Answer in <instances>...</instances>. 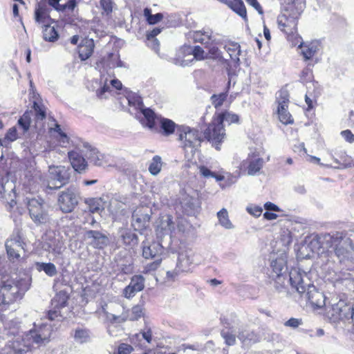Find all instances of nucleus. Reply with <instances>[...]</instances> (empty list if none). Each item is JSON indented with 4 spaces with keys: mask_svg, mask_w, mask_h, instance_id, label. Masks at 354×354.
Listing matches in <instances>:
<instances>
[{
    "mask_svg": "<svg viewBox=\"0 0 354 354\" xmlns=\"http://www.w3.org/2000/svg\"><path fill=\"white\" fill-rule=\"evenodd\" d=\"M279 27L288 37L294 36L297 32V20L293 17L281 15L278 19Z\"/></svg>",
    "mask_w": 354,
    "mask_h": 354,
    "instance_id": "nucleus-25",
    "label": "nucleus"
},
{
    "mask_svg": "<svg viewBox=\"0 0 354 354\" xmlns=\"http://www.w3.org/2000/svg\"><path fill=\"white\" fill-rule=\"evenodd\" d=\"M299 47L301 48V53L305 60L311 59L318 50L317 42L301 43Z\"/></svg>",
    "mask_w": 354,
    "mask_h": 354,
    "instance_id": "nucleus-36",
    "label": "nucleus"
},
{
    "mask_svg": "<svg viewBox=\"0 0 354 354\" xmlns=\"http://www.w3.org/2000/svg\"><path fill=\"white\" fill-rule=\"evenodd\" d=\"M17 131L16 127H11L7 131L3 139H1L4 142L5 145L10 143V142H13L17 139Z\"/></svg>",
    "mask_w": 354,
    "mask_h": 354,
    "instance_id": "nucleus-53",
    "label": "nucleus"
},
{
    "mask_svg": "<svg viewBox=\"0 0 354 354\" xmlns=\"http://www.w3.org/2000/svg\"><path fill=\"white\" fill-rule=\"evenodd\" d=\"M94 46V41L92 39L85 38L82 40L78 46V53L81 60L85 61L92 55Z\"/></svg>",
    "mask_w": 354,
    "mask_h": 354,
    "instance_id": "nucleus-32",
    "label": "nucleus"
},
{
    "mask_svg": "<svg viewBox=\"0 0 354 354\" xmlns=\"http://www.w3.org/2000/svg\"><path fill=\"white\" fill-rule=\"evenodd\" d=\"M207 53L200 46H183L176 54L174 63L181 66H186L194 61L207 59Z\"/></svg>",
    "mask_w": 354,
    "mask_h": 354,
    "instance_id": "nucleus-7",
    "label": "nucleus"
},
{
    "mask_svg": "<svg viewBox=\"0 0 354 354\" xmlns=\"http://www.w3.org/2000/svg\"><path fill=\"white\" fill-rule=\"evenodd\" d=\"M31 278L29 276L24 277H17L15 279L8 278L1 282L3 290L9 298L8 301L10 303L21 299L24 293L30 288Z\"/></svg>",
    "mask_w": 354,
    "mask_h": 354,
    "instance_id": "nucleus-4",
    "label": "nucleus"
},
{
    "mask_svg": "<svg viewBox=\"0 0 354 354\" xmlns=\"http://www.w3.org/2000/svg\"><path fill=\"white\" fill-rule=\"evenodd\" d=\"M73 337L76 342L83 344L90 341L91 333L86 328H77L75 330Z\"/></svg>",
    "mask_w": 354,
    "mask_h": 354,
    "instance_id": "nucleus-44",
    "label": "nucleus"
},
{
    "mask_svg": "<svg viewBox=\"0 0 354 354\" xmlns=\"http://www.w3.org/2000/svg\"><path fill=\"white\" fill-rule=\"evenodd\" d=\"M228 7L245 21H247V10L242 0H230Z\"/></svg>",
    "mask_w": 354,
    "mask_h": 354,
    "instance_id": "nucleus-39",
    "label": "nucleus"
},
{
    "mask_svg": "<svg viewBox=\"0 0 354 354\" xmlns=\"http://www.w3.org/2000/svg\"><path fill=\"white\" fill-rule=\"evenodd\" d=\"M227 92L213 95L211 97L212 103L216 109L221 106L227 98Z\"/></svg>",
    "mask_w": 354,
    "mask_h": 354,
    "instance_id": "nucleus-50",
    "label": "nucleus"
},
{
    "mask_svg": "<svg viewBox=\"0 0 354 354\" xmlns=\"http://www.w3.org/2000/svg\"><path fill=\"white\" fill-rule=\"evenodd\" d=\"M19 232H15L11 237L6 242V248L9 259L13 261H20V254L13 246H21L19 242Z\"/></svg>",
    "mask_w": 354,
    "mask_h": 354,
    "instance_id": "nucleus-27",
    "label": "nucleus"
},
{
    "mask_svg": "<svg viewBox=\"0 0 354 354\" xmlns=\"http://www.w3.org/2000/svg\"><path fill=\"white\" fill-rule=\"evenodd\" d=\"M85 237L89 240L90 245L95 248H104L109 242L107 236L99 231L88 230L86 232Z\"/></svg>",
    "mask_w": 354,
    "mask_h": 354,
    "instance_id": "nucleus-24",
    "label": "nucleus"
},
{
    "mask_svg": "<svg viewBox=\"0 0 354 354\" xmlns=\"http://www.w3.org/2000/svg\"><path fill=\"white\" fill-rule=\"evenodd\" d=\"M36 269L39 272L44 271L48 277H54L57 274V270L53 263L36 262Z\"/></svg>",
    "mask_w": 354,
    "mask_h": 354,
    "instance_id": "nucleus-42",
    "label": "nucleus"
},
{
    "mask_svg": "<svg viewBox=\"0 0 354 354\" xmlns=\"http://www.w3.org/2000/svg\"><path fill=\"white\" fill-rule=\"evenodd\" d=\"M193 263V255L191 252L185 251L179 254L177 262V270L179 272H189Z\"/></svg>",
    "mask_w": 354,
    "mask_h": 354,
    "instance_id": "nucleus-30",
    "label": "nucleus"
},
{
    "mask_svg": "<svg viewBox=\"0 0 354 354\" xmlns=\"http://www.w3.org/2000/svg\"><path fill=\"white\" fill-rule=\"evenodd\" d=\"M85 156L91 162L95 165L100 166L103 163L104 156L95 148L88 147Z\"/></svg>",
    "mask_w": 354,
    "mask_h": 354,
    "instance_id": "nucleus-38",
    "label": "nucleus"
},
{
    "mask_svg": "<svg viewBox=\"0 0 354 354\" xmlns=\"http://www.w3.org/2000/svg\"><path fill=\"white\" fill-rule=\"evenodd\" d=\"M15 183L12 179L10 178V173L0 168V195L4 198L12 207L15 204Z\"/></svg>",
    "mask_w": 354,
    "mask_h": 354,
    "instance_id": "nucleus-9",
    "label": "nucleus"
},
{
    "mask_svg": "<svg viewBox=\"0 0 354 354\" xmlns=\"http://www.w3.org/2000/svg\"><path fill=\"white\" fill-rule=\"evenodd\" d=\"M197 195H190L186 192L181 193L180 204L185 214L189 215L194 213L196 209L198 207Z\"/></svg>",
    "mask_w": 354,
    "mask_h": 354,
    "instance_id": "nucleus-26",
    "label": "nucleus"
},
{
    "mask_svg": "<svg viewBox=\"0 0 354 354\" xmlns=\"http://www.w3.org/2000/svg\"><path fill=\"white\" fill-rule=\"evenodd\" d=\"M68 297L65 291H59L52 299V304L56 308H59L66 305Z\"/></svg>",
    "mask_w": 354,
    "mask_h": 354,
    "instance_id": "nucleus-47",
    "label": "nucleus"
},
{
    "mask_svg": "<svg viewBox=\"0 0 354 354\" xmlns=\"http://www.w3.org/2000/svg\"><path fill=\"white\" fill-rule=\"evenodd\" d=\"M247 211L249 214H252L255 217H259L261 216L263 212V209L259 206H248L247 207Z\"/></svg>",
    "mask_w": 354,
    "mask_h": 354,
    "instance_id": "nucleus-59",
    "label": "nucleus"
},
{
    "mask_svg": "<svg viewBox=\"0 0 354 354\" xmlns=\"http://www.w3.org/2000/svg\"><path fill=\"white\" fill-rule=\"evenodd\" d=\"M340 134L346 142L349 143L354 142V134L350 130L342 131Z\"/></svg>",
    "mask_w": 354,
    "mask_h": 354,
    "instance_id": "nucleus-63",
    "label": "nucleus"
},
{
    "mask_svg": "<svg viewBox=\"0 0 354 354\" xmlns=\"http://www.w3.org/2000/svg\"><path fill=\"white\" fill-rule=\"evenodd\" d=\"M156 123L159 124L160 129L162 131V134L165 136H169L172 134L176 127L175 122L171 120L158 116L155 114L154 124L152 128L154 127Z\"/></svg>",
    "mask_w": 354,
    "mask_h": 354,
    "instance_id": "nucleus-33",
    "label": "nucleus"
},
{
    "mask_svg": "<svg viewBox=\"0 0 354 354\" xmlns=\"http://www.w3.org/2000/svg\"><path fill=\"white\" fill-rule=\"evenodd\" d=\"M272 272L271 277L280 284H283L286 279V262L284 259L279 258L271 263Z\"/></svg>",
    "mask_w": 354,
    "mask_h": 354,
    "instance_id": "nucleus-22",
    "label": "nucleus"
},
{
    "mask_svg": "<svg viewBox=\"0 0 354 354\" xmlns=\"http://www.w3.org/2000/svg\"><path fill=\"white\" fill-rule=\"evenodd\" d=\"M302 324V320L301 319L290 318L285 323L286 326H289L292 328H296Z\"/></svg>",
    "mask_w": 354,
    "mask_h": 354,
    "instance_id": "nucleus-62",
    "label": "nucleus"
},
{
    "mask_svg": "<svg viewBox=\"0 0 354 354\" xmlns=\"http://www.w3.org/2000/svg\"><path fill=\"white\" fill-rule=\"evenodd\" d=\"M145 281V278L142 275L133 276L129 284L123 290L122 295L127 299L133 298L137 292L144 289Z\"/></svg>",
    "mask_w": 354,
    "mask_h": 354,
    "instance_id": "nucleus-20",
    "label": "nucleus"
},
{
    "mask_svg": "<svg viewBox=\"0 0 354 354\" xmlns=\"http://www.w3.org/2000/svg\"><path fill=\"white\" fill-rule=\"evenodd\" d=\"M205 138L210 142L216 150H220V144L225 138V130L223 124L217 122L214 116L212 122L204 131Z\"/></svg>",
    "mask_w": 354,
    "mask_h": 354,
    "instance_id": "nucleus-11",
    "label": "nucleus"
},
{
    "mask_svg": "<svg viewBox=\"0 0 354 354\" xmlns=\"http://www.w3.org/2000/svg\"><path fill=\"white\" fill-rule=\"evenodd\" d=\"M176 221L170 214H161L155 223V231L159 241L165 240L169 245L176 231Z\"/></svg>",
    "mask_w": 354,
    "mask_h": 354,
    "instance_id": "nucleus-6",
    "label": "nucleus"
},
{
    "mask_svg": "<svg viewBox=\"0 0 354 354\" xmlns=\"http://www.w3.org/2000/svg\"><path fill=\"white\" fill-rule=\"evenodd\" d=\"M70 169L62 165H50L46 174V187L58 189L66 185L70 179Z\"/></svg>",
    "mask_w": 354,
    "mask_h": 354,
    "instance_id": "nucleus-8",
    "label": "nucleus"
},
{
    "mask_svg": "<svg viewBox=\"0 0 354 354\" xmlns=\"http://www.w3.org/2000/svg\"><path fill=\"white\" fill-rule=\"evenodd\" d=\"M29 214L33 222L37 225L45 224L49 221L48 214L44 206V201L41 198H26Z\"/></svg>",
    "mask_w": 354,
    "mask_h": 354,
    "instance_id": "nucleus-10",
    "label": "nucleus"
},
{
    "mask_svg": "<svg viewBox=\"0 0 354 354\" xmlns=\"http://www.w3.org/2000/svg\"><path fill=\"white\" fill-rule=\"evenodd\" d=\"M57 140L62 147H68L70 145V139L65 133L57 136Z\"/></svg>",
    "mask_w": 354,
    "mask_h": 354,
    "instance_id": "nucleus-58",
    "label": "nucleus"
},
{
    "mask_svg": "<svg viewBox=\"0 0 354 354\" xmlns=\"http://www.w3.org/2000/svg\"><path fill=\"white\" fill-rule=\"evenodd\" d=\"M18 124L21 127L24 131L28 130L30 124V118L28 113H25L18 120Z\"/></svg>",
    "mask_w": 354,
    "mask_h": 354,
    "instance_id": "nucleus-55",
    "label": "nucleus"
},
{
    "mask_svg": "<svg viewBox=\"0 0 354 354\" xmlns=\"http://www.w3.org/2000/svg\"><path fill=\"white\" fill-rule=\"evenodd\" d=\"M52 326L48 323H34L33 328L23 335H15L8 346L16 354H22L32 348L46 346L50 341Z\"/></svg>",
    "mask_w": 354,
    "mask_h": 354,
    "instance_id": "nucleus-1",
    "label": "nucleus"
},
{
    "mask_svg": "<svg viewBox=\"0 0 354 354\" xmlns=\"http://www.w3.org/2000/svg\"><path fill=\"white\" fill-rule=\"evenodd\" d=\"M8 295L6 294L5 291L3 290V288L1 286L0 288V310H3V307L6 305L10 304V301L8 300Z\"/></svg>",
    "mask_w": 354,
    "mask_h": 354,
    "instance_id": "nucleus-57",
    "label": "nucleus"
},
{
    "mask_svg": "<svg viewBox=\"0 0 354 354\" xmlns=\"http://www.w3.org/2000/svg\"><path fill=\"white\" fill-rule=\"evenodd\" d=\"M221 335L223 338L225 339V344H227L228 346H232L235 344V335L231 333L229 330H223L221 332Z\"/></svg>",
    "mask_w": 354,
    "mask_h": 354,
    "instance_id": "nucleus-56",
    "label": "nucleus"
},
{
    "mask_svg": "<svg viewBox=\"0 0 354 354\" xmlns=\"http://www.w3.org/2000/svg\"><path fill=\"white\" fill-rule=\"evenodd\" d=\"M126 99L130 106H133L141 111L146 120L147 126L152 129L154 124L155 113L150 109H145L140 97L135 94L129 95Z\"/></svg>",
    "mask_w": 354,
    "mask_h": 354,
    "instance_id": "nucleus-16",
    "label": "nucleus"
},
{
    "mask_svg": "<svg viewBox=\"0 0 354 354\" xmlns=\"http://www.w3.org/2000/svg\"><path fill=\"white\" fill-rule=\"evenodd\" d=\"M238 338L245 344H249L251 342H254L257 340V335L248 329L242 330Z\"/></svg>",
    "mask_w": 354,
    "mask_h": 354,
    "instance_id": "nucleus-48",
    "label": "nucleus"
},
{
    "mask_svg": "<svg viewBox=\"0 0 354 354\" xmlns=\"http://www.w3.org/2000/svg\"><path fill=\"white\" fill-rule=\"evenodd\" d=\"M217 218H218L219 224L223 227L227 229V230L234 228V225L229 218L228 212L225 208L221 209L217 213Z\"/></svg>",
    "mask_w": 354,
    "mask_h": 354,
    "instance_id": "nucleus-45",
    "label": "nucleus"
},
{
    "mask_svg": "<svg viewBox=\"0 0 354 354\" xmlns=\"http://www.w3.org/2000/svg\"><path fill=\"white\" fill-rule=\"evenodd\" d=\"M68 156L71 166L75 171L81 173L86 169L87 167V162L84 158L78 152L71 151L68 153Z\"/></svg>",
    "mask_w": 354,
    "mask_h": 354,
    "instance_id": "nucleus-29",
    "label": "nucleus"
},
{
    "mask_svg": "<svg viewBox=\"0 0 354 354\" xmlns=\"http://www.w3.org/2000/svg\"><path fill=\"white\" fill-rule=\"evenodd\" d=\"M146 207L136 208L132 214L131 225L135 230H142L147 226L149 223L150 216Z\"/></svg>",
    "mask_w": 354,
    "mask_h": 354,
    "instance_id": "nucleus-19",
    "label": "nucleus"
},
{
    "mask_svg": "<svg viewBox=\"0 0 354 354\" xmlns=\"http://www.w3.org/2000/svg\"><path fill=\"white\" fill-rule=\"evenodd\" d=\"M277 113L279 120L284 124L293 123L292 115L288 111L289 94L286 90H281L277 93Z\"/></svg>",
    "mask_w": 354,
    "mask_h": 354,
    "instance_id": "nucleus-13",
    "label": "nucleus"
},
{
    "mask_svg": "<svg viewBox=\"0 0 354 354\" xmlns=\"http://www.w3.org/2000/svg\"><path fill=\"white\" fill-rule=\"evenodd\" d=\"M34 109L36 113V118L42 120L46 118L45 111L37 103L34 102Z\"/></svg>",
    "mask_w": 354,
    "mask_h": 354,
    "instance_id": "nucleus-60",
    "label": "nucleus"
},
{
    "mask_svg": "<svg viewBox=\"0 0 354 354\" xmlns=\"http://www.w3.org/2000/svg\"><path fill=\"white\" fill-rule=\"evenodd\" d=\"M264 160L257 152H251L240 165V169L247 171L249 176L257 175L263 168Z\"/></svg>",
    "mask_w": 354,
    "mask_h": 354,
    "instance_id": "nucleus-15",
    "label": "nucleus"
},
{
    "mask_svg": "<svg viewBox=\"0 0 354 354\" xmlns=\"http://www.w3.org/2000/svg\"><path fill=\"white\" fill-rule=\"evenodd\" d=\"M107 66L110 68H113L115 67H122L123 66V64L122 61L120 60V57L118 55L111 53L109 55Z\"/></svg>",
    "mask_w": 354,
    "mask_h": 354,
    "instance_id": "nucleus-51",
    "label": "nucleus"
},
{
    "mask_svg": "<svg viewBox=\"0 0 354 354\" xmlns=\"http://www.w3.org/2000/svg\"><path fill=\"white\" fill-rule=\"evenodd\" d=\"M35 19L37 24L41 26L55 23L49 15V8L47 7L45 0H41L37 3L35 11Z\"/></svg>",
    "mask_w": 354,
    "mask_h": 354,
    "instance_id": "nucleus-23",
    "label": "nucleus"
},
{
    "mask_svg": "<svg viewBox=\"0 0 354 354\" xmlns=\"http://www.w3.org/2000/svg\"><path fill=\"white\" fill-rule=\"evenodd\" d=\"M214 116L217 119V122L221 123L222 124L224 121L227 122L229 124L232 123H239V115L229 111L215 114Z\"/></svg>",
    "mask_w": 354,
    "mask_h": 354,
    "instance_id": "nucleus-43",
    "label": "nucleus"
},
{
    "mask_svg": "<svg viewBox=\"0 0 354 354\" xmlns=\"http://www.w3.org/2000/svg\"><path fill=\"white\" fill-rule=\"evenodd\" d=\"M289 282L301 297H304L316 308L325 306L326 297L311 283L308 274L299 268H292L289 272Z\"/></svg>",
    "mask_w": 354,
    "mask_h": 354,
    "instance_id": "nucleus-2",
    "label": "nucleus"
},
{
    "mask_svg": "<svg viewBox=\"0 0 354 354\" xmlns=\"http://www.w3.org/2000/svg\"><path fill=\"white\" fill-rule=\"evenodd\" d=\"M143 308L140 305H136L131 308L130 315H128V319L130 320H137L143 315Z\"/></svg>",
    "mask_w": 354,
    "mask_h": 354,
    "instance_id": "nucleus-54",
    "label": "nucleus"
},
{
    "mask_svg": "<svg viewBox=\"0 0 354 354\" xmlns=\"http://www.w3.org/2000/svg\"><path fill=\"white\" fill-rule=\"evenodd\" d=\"M144 15L146 17L148 23L150 24H155L162 19V15L161 13L152 15L151 13V10L149 8H145L144 10Z\"/></svg>",
    "mask_w": 354,
    "mask_h": 354,
    "instance_id": "nucleus-49",
    "label": "nucleus"
},
{
    "mask_svg": "<svg viewBox=\"0 0 354 354\" xmlns=\"http://www.w3.org/2000/svg\"><path fill=\"white\" fill-rule=\"evenodd\" d=\"M333 241V236L326 234H313L309 237L307 247L310 251L319 253L321 248H329Z\"/></svg>",
    "mask_w": 354,
    "mask_h": 354,
    "instance_id": "nucleus-17",
    "label": "nucleus"
},
{
    "mask_svg": "<svg viewBox=\"0 0 354 354\" xmlns=\"http://www.w3.org/2000/svg\"><path fill=\"white\" fill-rule=\"evenodd\" d=\"M189 39H192L194 42H198L205 47L209 44H218V41L216 40L213 35V32L210 29H203L202 30L190 31L187 34Z\"/></svg>",
    "mask_w": 354,
    "mask_h": 354,
    "instance_id": "nucleus-18",
    "label": "nucleus"
},
{
    "mask_svg": "<svg viewBox=\"0 0 354 354\" xmlns=\"http://www.w3.org/2000/svg\"><path fill=\"white\" fill-rule=\"evenodd\" d=\"M122 86L121 82L118 80L113 79L109 81L106 78L103 86L97 91V95L100 99L107 98L112 92V88L119 90L122 88Z\"/></svg>",
    "mask_w": 354,
    "mask_h": 354,
    "instance_id": "nucleus-28",
    "label": "nucleus"
},
{
    "mask_svg": "<svg viewBox=\"0 0 354 354\" xmlns=\"http://www.w3.org/2000/svg\"><path fill=\"white\" fill-rule=\"evenodd\" d=\"M215 45L209 44L207 47L208 48V52L207 53L208 59H216L221 57V52Z\"/></svg>",
    "mask_w": 354,
    "mask_h": 354,
    "instance_id": "nucleus-52",
    "label": "nucleus"
},
{
    "mask_svg": "<svg viewBox=\"0 0 354 354\" xmlns=\"http://www.w3.org/2000/svg\"><path fill=\"white\" fill-rule=\"evenodd\" d=\"M162 167V158L159 156H155L149 164V171L153 176H157Z\"/></svg>",
    "mask_w": 354,
    "mask_h": 354,
    "instance_id": "nucleus-46",
    "label": "nucleus"
},
{
    "mask_svg": "<svg viewBox=\"0 0 354 354\" xmlns=\"http://www.w3.org/2000/svg\"><path fill=\"white\" fill-rule=\"evenodd\" d=\"M48 250L55 255L61 254L65 249L64 241L59 238H54L46 243Z\"/></svg>",
    "mask_w": 354,
    "mask_h": 354,
    "instance_id": "nucleus-40",
    "label": "nucleus"
},
{
    "mask_svg": "<svg viewBox=\"0 0 354 354\" xmlns=\"http://www.w3.org/2000/svg\"><path fill=\"white\" fill-rule=\"evenodd\" d=\"M200 174L204 178H212L214 176V172L210 171L207 167L205 166H200L198 167Z\"/></svg>",
    "mask_w": 354,
    "mask_h": 354,
    "instance_id": "nucleus-64",
    "label": "nucleus"
},
{
    "mask_svg": "<svg viewBox=\"0 0 354 354\" xmlns=\"http://www.w3.org/2000/svg\"><path fill=\"white\" fill-rule=\"evenodd\" d=\"M53 23L41 26L43 39L48 42H55L59 39V34Z\"/></svg>",
    "mask_w": 354,
    "mask_h": 354,
    "instance_id": "nucleus-34",
    "label": "nucleus"
},
{
    "mask_svg": "<svg viewBox=\"0 0 354 354\" xmlns=\"http://www.w3.org/2000/svg\"><path fill=\"white\" fill-rule=\"evenodd\" d=\"M109 310L115 311L114 308H109L107 304H104L101 306V308L96 311L97 313L104 317L106 323L111 324H121L128 319V315L126 313L116 315L109 312Z\"/></svg>",
    "mask_w": 354,
    "mask_h": 354,
    "instance_id": "nucleus-21",
    "label": "nucleus"
},
{
    "mask_svg": "<svg viewBox=\"0 0 354 354\" xmlns=\"http://www.w3.org/2000/svg\"><path fill=\"white\" fill-rule=\"evenodd\" d=\"M76 6L75 0H69L66 3L61 5L59 12H66V10L73 11Z\"/></svg>",
    "mask_w": 354,
    "mask_h": 354,
    "instance_id": "nucleus-61",
    "label": "nucleus"
},
{
    "mask_svg": "<svg viewBox=\"0 0 354 354\" xmlns=\"http://www.w3.org/2000/svg\"><path fill=\"white\" fill-rule=\"evenodd\" d=\"M225 50L228 53L230 58L235 63H239L240 61L239 56L241 54L240 45L234 41H227L224 46Z\"/></svg>",
    "mask_w": 354,
    "mask_h": 354,
    "instance_id": "nucleus-37",
    "label": "nucleus"
},
{
    "mask_svg": "<svg viewBox=\"0 0 354 354\" xmlns=\"http://www.w3.org/2000/svg\"><path fill=\"white\" fill-rule=\"evenodd\" d=\"M329 252H334L339 263H345L354 260V232L349 237L333 236Z\"/></svg>",
    "mask_w": 354,
    "mask_h": 354,
    "instance_id": "nucleus-3",
    "label": "nucleus"
},
{
    "mask_svg": "<svg viewBox=\"0 0 354 354\" xmlns=\"http://www.w3.org/2000/svg\"><path fill=\"white\" fill-rule=\"evenodd\" d=\"M77 203L78 191L75 186H70L59 196L58 204L63 212H71Z\"/></svg>",
    "mask_w": 354,
    "mask_h": 354,
    "instance_id": "nucleus-12",
    "label": "nucleus"
},
{
    "mask_svg": "<svg viewBox=\"0 0 354 354\" xmlns=\"http://www.w3.org/2000/svg\"><path fill=\"white\" fill-rule=\"evenodd\" d=\"M326 315L333 322L343 320L351 325L352 330H354V304H347L345 301L339 300L327 310Z\"/></svg>",
    "mask_w": 354,
    "mask_h": 354,
    "instance_id": "nucleus-5",
    "label": "nucleus"
},
{
    "mask_svg": "<svg viewBox=\"0 0 354 354\" xmlns=\"http://www.w3.org/2000/svg\"><path fill=\"white\" fill-rule=\"evenodd\" d=\"M177 131L184 148H194L200 145L201 137L197 130L187 126H180Z\"/></svg>",
    "mask_w": 354,
    "mask_h": 354,
    "instance_id": "nucleus-14",
    "label": "nucleus"
},
{
    "mask_svg": "<svg viewBox=\"0 0 354 354\" xmlns=\"http://www.w3.org/2000/svg\"><path fill=\"white\" fill-rule=\"evenodd\" d=\"M86 203L91 212L100 213L104 209L106 202L102 198H93L88 199Z\"/></svg>",
    "mask_w": 354,
    "mask_h": 354,
    "instance_id": "nucleus-41",
    "label": "nucleus"
},
{
    "mask_svg": "<svg viewBox=\"0 0 354 354\" xmlns=\"http://www.w3.org/2000/svg\"><path fill=\"white\" fill-rule=\"evenodd\" d=\"M142 244V256L145 259L154 258L163 251L162 242L152 243L149 245L143 242Z\"/></svg>",
    "mask_w": 354,
    "mask_h": 354,
    "instance_id": "nucleus-31",
    "label": "nucleus"
},
{
    "mask_svg": "<svg viewBox=\"0 0 354 354\" xmlns=\"http://www.w3.org/2000/svg\"><path fill=\"white\" fill-rule=\"evenodd\" d=\"M120 236L124 244L134 247L138 243L137 235L129 229H121L119 232Z\"/></svg>",
    "mask_w": 354,
    "mask_h": 354,
    "instance_id": "nucleus-35",
    "label": "nucleus"
}]
</instances>
